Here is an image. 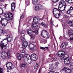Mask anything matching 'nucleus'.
Returning a JSON list of instances; mask_svg holds the SVG:
<instances>
[{
  "instance_id": "1",
  "label": "nucleus",
  "mask_w": 73,
  "mask_h": 73,
  "mask_svg": "<svg viewBox=\"0 0 73 73\" xmlns=\"http://www.w3.org/2000/svg\"><path fill=\"white\" fill-rule=\"evenodd\" d=\"M33 20L35 23H33L32 24V28L33 30L37 29H38V25L37 23L38 22H39V21L41 20V18L38 17V18L35 17L33 19Z\"/></svg>"
},
{
  "instance_id": "2",
  "label": "nucleus",
  "mask_w": 73,
  "mask_h": 73,
  "mask_svg": "<svg viewBox=\"0 0 73 73\" xmlns=\"http://www.w3.org/2000/svg\"><path fill=\"white\" fill-rule=\"evenodd\" d=\"M4 16L6 18L2 19L1 16H0V18H1V20L0 21V23H1L2 21H4V20L6 19L8 21H9L11 20H12L13 19V15L10 12H9L8 13H6L4 14Z\"/></svg>"
},
{
  "instance_id": "3",
  "label": "nucleus",
  "mask_w": 73,
  "mask_h": 73,
  "mask_svg": "<svg viewBox=\"0 0 73 73\" xmlns=\"http://www.w3.org/2000/svg\"><path fill=\"white\" fill-rule=\"evenodd\" d=\"M21 42H23L22 44L23 48V49H25L27 47V46H28V42L27 41H24L25 40V39L24 38V37L21 36Z\"/></svg>"
},
{
  "instance_id": "4",
  "label": "nucleus",
  "mask_w": 73,
  "mask_h": 73,
  "mask_svg": "<svg viewBox=\"0 0 73 73\" xmlns=\"http://www.w3.org/2000/svg\"><path fill=\"white\" fill-rule=\"evenodd\" d=\"M65 59L64 60V63L65 65H69L70 64V60H71V58H69L68 56L65 58Z\"/></svg>"
},
{
  "instance_id": "5",
  "label": "nucleus",
  "mask_w": 73,
  "mask_h": 73,
  "mask_svg": "<svg viewBox=\"0 0 73 73\" xmlns=\"http://www.w3.org/2000/svg\"><path fill=\"white\" fill-rule=\"evenodd\" d=\"M6 40V39L5 38L3 40L1 41V43L3 44L1 45V49H3L4 48H5V46H6L8 43V42H7V43L6 44V43H5L6 42H5V40Z\"/></svg>"
},
{
  "instance_id": "6",
  "label": "nucleus",
  "mask_w": 73,
  "mask_h": 73,
  "mask_svg": "<svg viewBox=\"0 0 73 73\" xmlns=\"http://www.w3.org/2000/svg\"><path fill=\"white\" fill-rule=\"evenodd\" d=\"M13 64L11 62L7 63L6 64V66L8 70H12V65Z\"/></svg>"
},
{
  "instance_id": "7",
  "label": "nucleus",
  "mask_w": 73,
  "mask_h": 73,
  "mask_svg": "<svg viewBox=\"0 0 73 73\" xmlns=\"http://www.w3.org/2000/svg\"><path fill=\"white\" fill-rule=\"evenodd\" d=\"M17 60L20 61L21 60V58L25 57V55L24 54L23 55V54H19V53H18L17 54Z\"/></svg>"
},
{
  "instance_id": "8",
  "label": "nucleus",
  "mask_w": 73,
  "mask_h": 73,
  "mask_svg": "<svg viewBox=\"0 0 73 73\" xmlns=\"http://www.w3.org/2000/svg\"><path fill=\"white\" fill-rule=\"evenodd\" d=\"M68 35L70 38L73 37V31L72 30H69L68 31Z\"/></svg>"
},
{
  "instance_id": "9",
  "label": "nucleus",
  "mask_w": 73,
  "mask_h": 73,
  "mask_svg": "<svg viewBox=\"0 0 73 73\" xmlns=\"http://www.w3.org/2000/svg\"><path fill=\"white\" fill-rule=\"evenodd\" d=\"M7 37L8 38H6V39L7 41L9 42H11V40H12L13 38L12 36L9 35H7Z\"/></svg>"
},
{
  "instance_id": "10",
  "label": "nucleus",
  "mask_w": 73,
  "mask_h": 73,
  "mask_svg": "<svg viewBox=\"0 0 73 73\" xmlns=\"http://www.w3.org/2000/svg\"><path fill=\"white\" fill-rule=\"evenodd\" d=\"M25 56V57L26 58L23 59V60L25 63H26L27 61H28V60H29V58L30 57V55L29 54H26Z\"/></svg>"
},
{
  "instance_id": "11",
  "label": "nucleus",
  "mask_w": 73,
  "mask_h": 73,
  "mask_svg": "<svg viewBox=\"0 0 73 73\" xmlns=\"http://www.w3.org/2000/svg\"><path fill=\"white\" fill-rule=\"evenodd\" d=\"M7 34V32L5 30H0V35H4L6 36Z\"/></svg>"
},
{
  "instance_id": "12",
  "label": "nucleus",
  "mask_w": 73,
  "mask_h": 73,
  "mask_svg": "<svg viewBox=\"0 0 73 73\" xmlns=\"http://www.w3.org/2000/svg\"><path fill=\"white\" fill-rule=\"evenodd\" d=\"M66 8V6H61V5H59L58 6V9L60 11L62 12L63 11H64L65 9Z\"/></svg>"
},
{
  "instance_id": "13",
  "label": "nucleus",
  "mask_w": 73,
  "mask_h": 73,
  "mask_svg": "<svg viewBox=\"0 0 73 73\" xmlns=\"http://www.w3.org/2000/svg\"><path fill=\"white\" fill-rule=\"evenodd\" d=\"M29 58H30V60H31V61L35 60L34 59H35V58H36V55L35 54H33L31 55V56H30Z\"/></svg>"
},
{
  "instance_id": "14",
  "label": "nucleus",
  "mask_w": 73,
  "mask_h": 73,
  "mask_svg": "<svg viewBox=\"0 0 73 73\" xmlns=\"http://www.w3.org/2000/svg\"><path fill=\"white\" fill-rule=\"evenodd\" d=\"M68 45V43H65L64 42H63V43L61 44L60 47L61 48H63V49H65L66 48V46Z\"/></svg>"
},
{
  "instance_id": "15",
  "label": "nucleus",
  "mask_w": 73,
  "mask_h": 73,
  "mask_svg": "<svg viewBox=\"0 0 73 73\" xmlns=\"http://www.w3.org/2000/svg\"><path fill=\"white\" fill-rule=\"evenodd\" d=\"M11 11L12 12H13L15 11V6H16V4L15 3H13L11 5Z\"/></svg>"
},
{
  "instance_id": "16",
  "label": "nucleus",
  "mask_w": 73,
  "mask_h": 73,
  "mask_svg": "<svg viewBox=\"0 0 73 73\" xmlns=\"http://www.w3.org/2000/svg\"><path fill=\"white\" fill-rule=\"evenodd\" d=\"M27 34H28V35L29 36H32V35H33V32H35L31 30L30 29H29L27 30Z\"/></svg>"
},
{
  "instance_id": "17",
  "label": "nucleus",
  "mask_w": 73,
  "mask_h": 73,
  "mask_svg": "<svg viewBox=\"0 0 73 73\" xmlns=\"http://www.w3.org/2000/svg\"><path fill=\"white\" fill-rule=\"evenodd\" d=\"M61 4L62 6H66V3L64 0H61L60 2L59 5H61Z\"/></svg>"
},
{
  "instance_id": "18",
  "label": "nucleus",
  "mask_w": 73,
  "mask_h": 73,
  "mask_svg": "<svg viewBox=\"0 0 73 73\" xmlns=\"http://www.w3.org/2000/svg\"><path fill=\"white\" fill-rule=\"evenodd\" d=\"M34 8H35V9L36 11H38V10L41 9V7H39L38 5H36L34 6Z\"/></svg>"
},
{
  "instance_id": "19",
  "label": "nucleus",
  "mask_w": 73,
  "mask_h": 73,
  "mask_svg": "<svg viewBox=\"0 0 73 73\" xmlns=\"http://www.w3.org/2000/svg\"><path fill=\"white\" fill-rule=\"evenodd\" d=\"M28 46L29 48L31 49V50H33L35 48V45L34 46L33 44H30Z\"/></svg>"
},
{
  "instance_id": "20",
  "label": "nucleus",
  "mask_w": 73,
  "mask_h": 73,
  "mask_svg": "<svg viewBox=\"0 0 73 73\" xmlns=\"http://www.w3.org/2000/svg\"><path fill=\"white\" fill-rule=\"evenodd\" d=\"M57 55L59 56L60 57H62V56H64V54L62 53V52L58 51L57 52L56 54Z\"/></svg>"
},
{
  "instance_id": "21",
  "label": "nucleus",
  "mask_w": 73,
  "mask_h": 73,
  "mask_svg": "<svg viewBox=\"0 0 73 73\" xmlns=\"http://www.w3.org/2000/svg\"><path fill=\"white\" fill-rule=\"evenodd\" d=\"M47 31H46L45 30H43L42 31V32L41 33V35L43 36L44 37V35H46V34H47Z\"/></svg>"
},
{
  "instance_id": "22",
  "label": "nucleus",
  "mask_w": 73,
  "mask_h": 73,
  "mask_svg": "<svg viewBox=\"0 0 73 73\" xmlns=\"http://www.w3.org/2000/svg\"><path fill=\"white\" fill-rule=\"evenodd\" d=\"M60 13V11L59 10H58V9L54 8L53 10V13L54 15V13Z\"/></svg>"
},
{
  "instance_id": "23",
  "label": "nucleus",
  "mask_w": 73,
  "mask_h": 73,
  "mask_svg": "<svg viewBox=\"0 0 73 73\" xmlns=\"http://www.w3.org/2000/svg\"><path fill=\"white\" fill-rule=\"evenodd\" d=\"M20 54H22V56L25 55V56H27L26 54H25V51L23 49L21 50L20 52Z\"/></svg>"
},
{
  "instance_id": "24",
  "label": "nucleus",
  "mask_w": 73,
  "mask_h": 73,
  "mask_svg": "<svg viewBox=\"0 0 73 73\" xmlns=\"http://www.w3.org/2000/svg\"><path fill=\"white\" fill-rule=\"evenodd\" d=\"M54 15L56 18H59L60 16V12L58 13H54Z\"/></svg>"
},
{
  "instance_id": "25",
  "label": "nucleus",
  "mask_w": 73,
  "mask_h": 73,
  "mask_svg": "<svg viewBox=\"0 0 73 73\" xmlns=\"http://www.w3.org/2000/svg\"><path fill=\"white\" fill-rule=\"evenodd\" d=\"M24 32H25V31L23 29H21L20 30L18 29L19 33H20L21 34H23V35H24Z\"/></svg>"
},
{
  "instance_id": "26",
  "label": "nucleus",
  "mask_w": 73,
  "mask_h": 73,
  "mask_svg": "<svg viewBox=\"0 0 73 73\" xmlns=\"http://www.w3.org/2000/svg\"><path fill=\"white\" fill-rule=\"evenodd\" d=\"M5 54L6 53L5 52H2L1 53V57L2 58H4L5 56Z\"/></svg>"
},
{
  "instance_id": "27",
  "label": "nucleus",
  "mask_w": 73,
  "mask_h": 73,
  "mask_svg": "<svg viewBox=\"0 0 73 73\" xmlns=\"http://www.w3.org/2000/svg\"><path fill=\"white\" fill-rule=\"evenodd\" d=\"M41 25L42 26H43V27H44V28H47V27H48L47 25L45 24V23H44L43 22H42L41 23Z\"/></svg>"
},
{
  "instance_id": "28",
  "label": "nucleus",
  "mask_w": 73,
  "mask_h": 73,
  "mask_svg": "<svg viewBox=\"0 0 73 73\" xmlns=\"http://www.w3.org/2000/svg\"><path fill=\"white\" fill-rule=\"evenodd\" d=\"M32 1L33 2V4L34 6H35V5H36L37 4V2L38 1H37V0H36V1H35L34 0H32Z\"/></svg>"
},
{
  "instance_id": "29",
  "label": "nucleus",
  "mask_w": 73,
  "mask_h": 73,
  "mask_svg": "<svg viewBox=\"0 0 73 73\" xmlns=\"http://www.w3.org/2000/svg\"><path fill=\"white\" fill-rule=\"evenodd\" d=\"M65 1L69 3V4H71V3H73V0H65Z\"/></svg>"
},
{
  "instance_id": "30",
  "label": "nucleus",
  "mask_w": 73,
  "mask_h": 73,
  "mask_svg": "<svg viewBox=\"0 0 73 73\" xmlns=\"http://www.w3.org/2000/svg\"><path fill=\"white\" fill-rule=\"evenodd\" d=\"M44 36V38H49V34L48 33H47V34H45Z\"/></svg>"
},
{
  "instance_id": "31",
  "label": "nucleus",
  "mask_w": 73,
  "mask_h": 73,
  "mask_svg": "<svg viewBox=\"0 0 73 73\" xmlns=\"http://www.w3.org/2000/svg\"><path fill=\"white\" fill-rule=\"evenodd\" d=\"M21 66L22 67H23V68H26L27 67V66L26 65V64L24 63L23 64L21 63Z\"/></svg>"
},
{
  "instance_id": "32",
  "label": "nucleus",
  "mask_w": 73,
  "mask_h": 73,
  "mask_svg": "<svg viewBox=\"0 0 73 73\" xmlns=\"http://www.w3.org/2000/svg\"><path fill=\"white\" fill-rule=\"evenodd\" d=\"M69 24L70 27H73V21H69Z\"/></svg>"
},
{
  "instance_id": "33",
  "label": "nucleus",
  "mask_w": 73,
  "mask_h": 73,
  "mask_svg": "<svg viewBox=\"0 0 73 73\" xmlns=\"http://www.w3.org/2000/svg\"><path fill=\"white\" fill-rule=\"evenodd\" d=\"M49 66H50L49 67L50 69L51 70H53V65L52 64H50Z\"/></svg>"
},
{
  "instance_id": "34",
  "label": "nucleus",
  "mask_w": 73,
  "mask_h": 73,
  "mask_svg": "<svg viewBox=\"0 0 73 73\" xmlns=\"http://www.w3.org/2000/svg\"><path fill=\"white\" fill-rule=\"evenodd\" d=\"M70 68L71 69H73V62L70 63Z\"/></svg>"
},
{
  "instance_id": "35",
  "label": "nucleus",
  "mask_w": 73,
  "mask_h": 73,
  "mask_svg": "<svg viewBox=\"0 0 73 73\" xmlns=\"http://www.w3.org/2000/svg\"><path fill=\"white\" fill-rule=\"evenodd\" d=\"M66 73H72V71H70V69L68 68L66 72Z\"/></svg>"
},
{
  "instance_id": "36",
  "label": "nucleus",
  "mask_w": 73,
  "mask_h": 73,
  "mask_svg": "<svg viewBox=\"0 0 73 73\" xmlns=\"http://www.w3.org/2000/svg\"><path fill=\"white\" fill-rule=\"evenodd\" d=\"M68 68H66V67H64L62 70L63 71H64V72H66V71L67 70Z\"/></svg>"
},
{
  "instance_id": "37",
  "label": "nucleus",
  "mask_w": 73,
  "mask_h": 73,
  "mask_svg": "<svg viewBox=\"0 0 73 73\" xmlns=\"http://www.w3.org/2000/svg\"><path fill=\"white\" fill-rule=\"evenodd\" d=\"M7 55H9V54H11V51H9V50H8V51L6 52V53Z\"/></svg>"
},
{
  "instance_id": "38",
  "label": "nucleus",
  "mask_w": 73,
  "mask_h": 73,
  "mask_svg": "<svg viewBox=\"0 0 73 73\" xmlns=\"http://www.w3.org/2000/svg\"><path fill=\"white\" fill-rule=\"evenodd\" d=\"M58 64H59V62H56L54 64V65H55V66H56L57 67Z\"/></svg>"
},
{
  "instance_id": "39",
  "label": "nucleus",
  "mask_w": 73,
  "mask_h": 73,
  "mask_svg": "<svg viewBox=\"0 0 73 73\" xmlns=\"http://www.w3.org/2000/svg\"><path fill=\"white\" fill-rule=\"evenodd\" d=\"M71 11L69 9L67 11V13H68V14H70V13H71Z\"/></svg>"
},
{
  "instance_id": "40",
  "label": "nucleus",
  "mask_w": 73,
  "mask_h": 73,
  "mask_svg": "<svg viewBox=\"0 0 73 73\" xmlns=\"http://www.w3.org/2000/svg\"><path fill=\"white\" fill-rule=\"evenodd\" d=\"M46 48H48V47H46L45 48L42 47H40V49H45Z\"/></svg>"
},
{
  "instance_id": "41",
  "label": "nucleus",
  "mask_w": 73,
  "mask_h": 73,
  "mask_svg": "<svg viewBox=\"0 0 73 73\" xmlns=\"http://www.w3.org/2000/svg\"><path fill=\"white\" fill-rule=\"evenodd\" d=\"M52 1L54 2V3H57V2L59 0H51Z\"/></svg>"
},
{
  "instance_id": "42",
  "label": "nucleus",
  "mask_w": 73,
  "mask_h": 73,
  "mask_svg": "<svg viewBox=\"0 0 73 73\" xmlns=\"http://www.w3.org/2000/svg\"><path fill=\"white\" fill-rule=\"evenodd\" d=\"M1 24L2 26H3V27H5L7 25V23L6 24H5L4 23H3L1 22Z\"/></svg>"
},
{
  "instance_id": "43",
  "label": "nucleus",
  "mask_w": 73,
  "mask_h": 73,
  "mask_svg": "<svg viewBox=\"0 0 73 73\" xmlns=\"http://www.w3.org/2000/svg\"><path fill=\"white\" fill-rule=\"evenodd\" d=\"M71 12L73 11V7L72 6H71L70 7V9H69Z\"/></svg>"
},
{
  "instance_id": "44",
  "label": "nucleus",
  "mask_w": 73,
  "mask_h": 73,
  "mask_svg": "<svg viewBox=\"0 0 73 73\" xmlns=\"http://www.w3.org/2000/svg\"><path fill=\"white\" fill-rule=\"evenodd\" d=\"M25 3L27 5H29V1H28L26 2V3L25 2Z\"/></svg>"
},
{
  "instance_id": "45",
  "label": "nucleus",
  "mask_w": 73,
  "mask_h": 73,
  "mask_svg": "<svg viewBox=\"0 0 73 73\" xmlns=\"http://www.w3.org/2000/svg\"><path fill=\"white\" fill-rule=\"evenodd\" d=\"M25 17V16H24V14H23L21 16V19H23V18H24Z\"/></svg>"
},
{
  "instance_id": "46",
  "label": "nucleus",
  "mask_w": 73,
  "mask_h": 73,
  "mask_svg": "<svg viewBox=\"0 0 73 73\" xmlns=\"http://www.w3.org/2000/svg\"><path fill=\"white\" fill-rule=\"evenodd\" d=\"M3 69L0 67V73H3Z\"/></svg>"
},
{
  "instance_id": "47",
  "label": "nucleus",
  "mask_w": 73,
  "mask_h": 73,
  "mask_svg": "<svg viewBox=\"0 0 73 73\" xmlns=\"http://www.w3.org/2000/svg\"><path fill=\"white\" fill-rule=\"evenodd\" d=\"M3 13V10L2 9V11H0V15H2Z\"/></svg>"
},
{
  "instance_id": "48",
  "label": "nucleus",
  "mask_w": 73,
  "mask_h": 73,
  "mask_svg": "<svg viewBox=\"0 0 73 73\" xmlns=\"http://www.w3.org/2000/svg\"><path fill=\"white\" fill-rule=\"evenodd\" d=\"M35 33L36 35H37L38 33V30H36L35 32Z\"/></svg>"
},
{
  "instance_id": "49",
  "label": "nucleus",
  "mask_w": 73,
  "mask_h": 73,
  "mask_svg": "<svg viewBox=\"0 0 73 73\" xmlns=\"http://www.w3.org/2000/svg\"><path fill=\"white\" fill-rule=\"evenodd\" d=\"M31 40H34V39H35V37H33V36L32 35H31Z\"/></svg>"
},
{
  "instance_id": "50",
  "label": "nucleus",
  "mask_w": 73,
  "mask_h": 73,
  "mask_svg": "<svg viewBox=\"0 0 73 73\" xmlns=\"http://www.w3.org/2000/svg\"><path fill=\"white\" fill-rule=\"evenodd\" d=\"M34 68L35 69H37L38 68V65H36L34 67Z\"/></svg>"
},
{
  "instance_id": "51",
  "label": "nucleus",
  "mask_w": 73,
  "mask_h": 73,
  "mask_svg": "<svg viewBox=\"0 0 73 73\" xmlns=\"http://www.w3.org/2000/svg\"><path fill=\"white\" fill-rule=\"evenodd\" d=\"M38 6H39V8H41V9L42 8L43 6L42 5H40V4H39L38 5Z\"/></svg>"
},
{
  "instance_id": "52",
  "label": "nucleus",
  "mask_w": 73,
  "mask_h": 73,
  "mask_svg": "<svg viewBox=\"0 0 73 73\" xmlns=\"http://www.w3.org/2000/svg\"><path fill=\"white\" fill-rule=\"evenodd\" d=\"M52 59L55 61H57V60L56 59H57V58H53Z\"/></svg>"
},
{
  "instance_id": "53",
  "label": "nucleus",
  "mask_w": 73,
  "mask_h": 73,
  "mask_svg": "<svg viewBox=\"0 0 73 73\" xmlns=\"http://www.w3.org/2000/svg\"><path fill=\"white\" fill-rule=\"evenodd\" d=\"M31 62H26V63H26V64H27V65H29V64H31Z\"/></svg>"
},
{
  "instance_id": "54",
  "label": "nucleus",
  "mask_w": 73,
  "mask_h": 73,
  "mask_svg": "<svg viewBox=\"0 0 73 73\" xmlns=\"http://www.w3.org/2000/svg\"><path fill=\"white\" fill-rule=\"evenodd\" d=\"M3 58L5 60H7V57L6 56H5V57H4Z\"/></svg>"
},
{
  "instance_id": "55",
  "label": "nucleus",
  "mask_w": 73,
  "mask_h": 73,
  "mask_svg": "<svg viewBox=\"0 0 73 73\" xmlns=\"http://www.w3.org/2000/svg\"><path fill=\"white\" fill-rule=\"evenodd\" d=\"M7 57L8 58H11V54L7 55Z\"/></svg>"
},
{
  "instance_id": "56",
  "label": "nucleus",
  "mask_w": 73,
  "mask_h": 73,
  "mask_svg": "<svg viewBox=\"0 0 73 73\" xmlns=\"http://www.w3.org/2000/svg\"><path fill=\"white\" fill-rule=\"evenodd\" d=\"M51 24L52 26H53V25H54L53 24V22L52 21H51Z\"/></svg>"
},
{
  "instance_id": "57",
  "label": "nucleus",
  "mask_w": 73,
  "mask_h": 73,
  "mask_svg": "<svg viewBox=\"0 0 73 73\" xmlns=\"http://www.w3.org/2000/svg\"><path fill=\"white\" fill-rule=\"evenodd\" d=\"M49 73H54V72L53 71H51L49 72Z\"/></svg>"
},
{
  "instance_id": "58",
  "label": "nucleus",
  "mask_w": 73,
  "mask_h": 73,
  "mask_svg": "<svg viewBox=\"0 0 73 73\" xmlns=\"http://www.w3.org/2000/svg\"><path fill=\"white\" fill-rule=\"evenodd\" d=\"M70 41H73V38H71L70 39Z\"/></svg>"
},
{
  "instance_id": "59",
  "label": "nucleus",
  "mask_w": 73,
  "mask_h": 73,
  "mask_svg": "<svg viewBox=\"0 0 73 73\" xmlns=\"http://www.w3.org/2000/svg\"><path fill=\"white\" fill-rule=\"evenodd\" d=\"M66 18H68V16L67 15H66L65 16Z\"/></svg>"
},
{
  "instance_id": "60",
  "label": "nucleus",
  "mask_w": 73,
  "mask_h": 73,
  "mask_svg": "<svg viewBox=\"0 0 73 73\" xmlns=\"http://www.w3.org/2000/svg\"><path fill=\"white\" fill-rule=\"evenodd\" d=\"M4 6L5 7H7V4H5V5Z\"/></svg>"
},
{
  "instance_id": "61",
  "label": "nucleus",
  "mask_w": 73,
  "mask_h": 73,
  "mask_svg": "<svg viewBox=\"0 0 73 73\" xmlns=\"http://www.w3.org/2000/svg\"><path fill=\"white\" fill-rule=\"evenodd\" d=\"M49 57H52V56H51V54H50Z\"/></svg>"
},
{
  "instance_id": "62",
  "label": "nucleus",
  "mask_w": 73,
  "mask_h": 73,
  "mask_svg": "<svg viewBox=\"0 0 73 73\" xmlns=\"http://www.w3.org/2000/svg\"><path fill=\"white\" fill-rule=\"evenodd\" d=\"M38 63H36V65H38Z\"/></svg>"
},
{
  "instance_id": "63",
  "label": "nucleus",
  "mask_w": 73,
  "mask_h": 73,
  "mask_svg": "<svg viewBox=\"0 0 73 73\" xmlns=\"http://www.w3.org/2000/svg\"><path fill=\"white\" fill-rule=\"evenodd\" d=\"M46 19H48V17H47V16H46Z\"/></svg>"
},
{
  "instance_id": "64",
  "label": "nucleus",
  "mask_w": 73,
  "mask_h": 73,
  "mask_svg": "<svg viewBox=\"0 0 73 73\" xmlns=\"http://www.w3.org/2000/svg\"><path fill=\"white\" fill-rule=\"evenodd\" d=\"M7 72H9V70H7Z\"/></svg>"
}]
</instances>
